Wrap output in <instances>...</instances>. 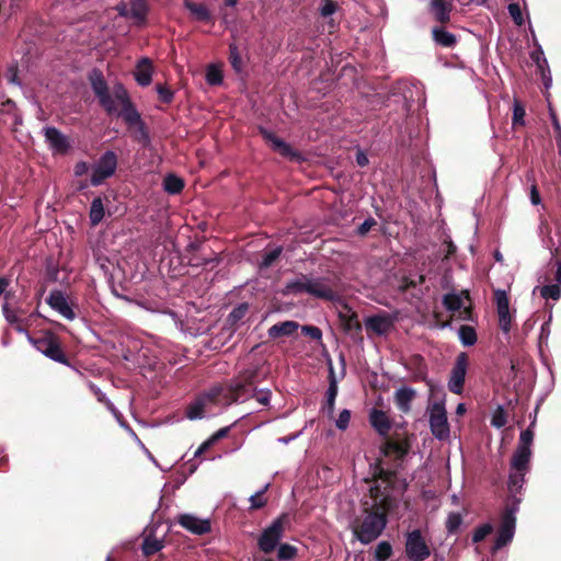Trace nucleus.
<instances>
[{
  "label": "nucleus",
  "mask_w": 561,
  "mask_h": 561,
  "mask_svg": "<svg viewBox=\"0 0 561 561\" xmlns=\"http://www.w3.org/2000/svg\"><path fill=\"white\" fill-rule=\"evenodd\" d=\"M396 506V499L389 495L387 490H381L379 484L369 488L368 495L362 500L363 517L354 520V536L363 545L376 540L388 524V514Z\"/></svg>",
  "instance_id": "1"
},
{
  "label": "nucleus",
  "mask_w": 561,
  "mask_h": 561,
  "mask_svg": "<svg viewBox=\"0 0 561 561\" xmlns=\"http://www.w3.org/2000/svg\"><path fill=\"white\" fill-rule=\"evenodd\" d=\"M248 388H208L198 393L185 409V416L202 420L217 415L222 409L238 402L242 391Z\"/></svg>",
  "instance_id": "2"
},
{
  "label": "nucleus",
  "mask_w": 561,
  "mask_h": 561,
  "mask_svg": "<svg viewBox=\"0 0 561 561\" xmlns=\"http://www.w3.org/2000/svg\"><path fill=\"white\" fill-rule=\"evenodd\" d=\"M114 95L121 105V110L116 113L117 116L122 117L124 123L127 125L128 130L131 133L133 139L144 147H147L151 142L148 127L140 113L131 102L128 91L122 83L114 85Z\"/></svg>",
  "instance_id": "3"
},
{
  "label": "nucleus",
  "mask_w": 561,
  "mask_h": 561,
  "mask_svg": "<svg viewBox=\"0 0 561 561\" xmlns=\"http://www.w3.org/2000/svg\"><path fill=\"white\" fill-rule=\"evenodd\" d=\"M437 388H431V400L427 407L431 432L439 440H445L450 435L445 399L436 398Z\"/></svg>",
  "instance_id": "4"
},
{
  "label": "nucleus",
  "mask_w": 561,
  "mask_h": 561,
  "mask_svg": "<svg viewBox=\"0 0 561 561\" xmlns=\"http://www.w3.org/2000/svg\"><path fill=\"white\" fill-rule=\"evenodd\" d=\"M522 500L515 499L513 503H506L501 515V523L497 529L493 551L500 550L513 540L516 527V512Z\"/></svg>",
  "instance_id": "5"
},
{
  "label": "nucleus",
  "mask_w": 561,
  "mask_h": 561,
  "mask_svg": "<svg viewBox=\"0 0 561 561\" xmlns=\"http://www.w3.org/2000/svg\"><path fill=\"white\" fill-rule=\"evenodd\" d=\"M31 342L33 343L34 347L43 353L46 357L57 363L68 365V357L61 347L58 335L54 332H42L38 336L32 337Z\"/></svg>",
  "instance_id": "6"
},
{
  "label": "nucleus",
  "mask_w": 561,
  "mask_h": 561,
  "mask_svg": "<svg viewBox=\"0 0 561 561\" xmlns=\"http://www.w3.org/2000/svg\"><path fill=\"white\" fill-rule=\"evenodd\" d=\"M290 516L287 513L280 514L273 523L265 528L257 540V546L261 551L268 554L275 550L279 543L285 527L289 525Z\"/></svg>",
  "instance_id": "7"
},
{
  "label": "nucleus",
  "mask_w": 561,
  "mask_h": 561,
  "mask_svg": "<svg viewBox=\"0 0 561 561\" xmlns=\"http://www.w3.org/2000/svg\"><path fill=\"white\" fill-rule=\"evenodd\" d=\"M90 82L93 90V93L99 100L100 105L106 112L107 115H114L118 112L116 103L117 100L115 95L110 93L108 85L99 70H93L92 76H90Z\"/></svg>",
  "instance_id": "8"
},
{
  "label": "nucleus",
  "mask_w": 561,
  "mask_h": 561,
  "mask_svg": "<svg viewBox=\"0 0 561 561\" xmlns=\"http://www.w3.org/2000/svg\"><path fill=\"white\" fill-rule=\"evenodd\" d=\"M117 156L114 151H105L99 159L98 163L93 167L91 174V185L99 186L115 174L117 169Z\"/></svg>",
  "instance_id": "9"
},
{
  "label": "nucleus",
  "mask_w": 561,
  "mask_h": 561,
  "mask_svg": "<svg viewBox=\"0 0 561 561\" xmlns=\"http://www.w3.org/2000/svg\"><path fill=\"white\" fill-rule=\"evenodd\" d=\"M405 554L411 561H424L431 556V549L421 530L414 529L407 534Z\"/></svg>",
  "instance_id": "10"
},
{
  "label": "nucleus",
  "mask_w": 561,
  "mask_h": 561,
  "mask_svg": "<svg viewBox=\"0 0 561 561\" xmlns=\"http://www.w3.org/2000/svg\"><path fill=\"white\" fill-rule=\"evenodd\" d=\"M339 278L333 276H324L319 278L309 277V286L316 293H310L311 296L323 299L327 301H334L337 297Z\"/></svg>",
  "instance_id": "11"
},
{
  "label": "nucleus",
  "mask_w": 561,
  "mask_h": 561,
  "mask_svg": "<svg viewBox=\"0 0 561 561\" xmlns=\"http://www.w3.org/2000/svg\"><path fill=\"white\" fill-rule=\"evenodd\" d=\"M259 133L262 138L271 145L272 149L282 157L297 162L302 160V156L299 151L295 150L289 144L277 137L274 133L264 127H259Z\"/></svg>",
  "instance_id": "12"
},
{
  "label": "nucleus",
  "mask_w": 561,
  "mask_h": 561,
  "mask_svg": "<svg viewBox=\"0 0 561 561\" xmlns=\"http://www.w3.org/2000/svg\"><path fill=\"white\" fill-rule=\"evenodd\" d=\"M394 318L388 313H380L367 317L365 319V328L368 335H385L393 328Z\"/></svg>",
  "instance_id": "13"
},
{
  "label": "nucleus",
  "mask_w": 561,
  "mask_h": 561,
  "mask_svg": "<svg viewBox=\"0 0 561 561\" xmlns=\"http://www.w3.org/2000/svg\"><path fill=\"white\" fill-rule=\"evenodd\" d=\"M494 300L499 316V327L504 333H508L511 331L513 320L510 312L508 297L504 290L497 289L494 291Z\"/></svg>",
  "instance_id": "14"
},
{
  "label": "nucleus",
  "mask_w": 561,
  "mask_h": 561,
  "mask_svg": "<svg viewBox=\"0 0 561 561\" xmlns=\"http://www.w3.org/2000/svg\"><path fill=\"white\" fill-rule=\"evenodd\" d=\"M427 9L436 25H447L450 23L453 3L449 0H432Z\"/></svg>",
  "instance_id": "15"
},
{
  "label": "nucleus",
  "mask_w": 561,
  "mask_h": 561,
  "mask_svg": "<svg viewBox=\"0 0 561 561\" xmlns=\"http://www.w3.org/2000/svg\"><path fill=\"white\" fill-rule=\"evenodd\" d=\"M178 523L194 535H206L211 531L209 519H201L191 514H181L178 516Z\"/></svg>",
  "instance_id": "16"
},
{
  "label": "nucleus",
  "mask_w": 561,
  "mask_h": 561,
  "mask_svg": "<svg viewBox=\"0 0 561 561\" xmlns=\"http://www.w3.org/2000/svg\"><path fill=\"white\" fill-rule=\"evenodd\" d=\"M46 302L67 320L72 321L76 319V313L61 290H51Z\"/></svg>",
  "instance_id": "17"
},
{
  "label": "nucleus",
  "mask_w": 561,
  "mask_h": 561,
  "mask_svg": "<svg viewBox=\"0 0 561 561\" xmlns=\"http://www.w3.org/2000/svg\"><path fill=\"white\" fill-rule=\"evenodd\" d=\"M44 136L46 142L55 152L65 154L70 149V142L68 138L56 127H45Z\"/></svg>",
  "instance_id": "18"
},
{
  "label": "nucleus",
  "mask_w": 561,
  "mask_h": 561,
  "mask_svg": "<svg viewBox=\"0 0 561 561\" xmlns=\"http://www.w3.org/2000/svg\"><path fill=\"white\" fill-rule=\"evenodd\" d=\"M410 449L411 444L408 439H387L381 447V453L387 457L393 456L397 461H402Z\"/></svg>",
  "instance_id": "19"
},
{
  "label": "nucleus",
  "mask_w": 561,
  "mask_h": 561,
  "mask_svg": "<svg viewBox=\"0 0 561 561\" xmlns=\"http://www.w3.org/2000/svg\"><path fill=\"white\" fill-rule=\"evenodd\" d=\"M431 34L433 42L439 47L454 48L458 43L457 36L447 31L446 25L433 26Z\"/></svg>",
  "instance_id": "20"
},
{
  "label": "nucleus",
  "mask_w": 561,
  "mask_h": 561,
  "mask_svg": "<svg viewBox=\"0 0 561 561\" xmlns=\"http://www.w3.org/2000/svg\"><path fill=\"white\" fill-rule=\"evenodd\" d=\"M149 11L148 0H129V19L134 20L136 25L142 26L146 24Z\"/></svg>",
  "instance_id": "21"
},
{
  "label": "nucleus",
  "mask_w": 561,
  "mask_h": 561,
  "mask_svg": "<svg viewBox=\"0 0 561 561\" xmlns=\"http://www.w3.org/2000/svg\"><path fill=\"white\" fill-rule=\"evenodd\" d=\"M468 355L466 353H460L456 363L451 369L450 380L448 386H463L466 371L468 367Z\"/></svg>",
  "instance_id": "22"
},
{
  "label": "nucleus",
  "mask_w": 561,
  "mask_h": 561,
  "mask_svg": "<svg viewBox=\"0 0 561 561\" xmlns=\"http://www.w3.org/2000/svg\"><path fill=\"white\" fill-rule=\"evenodd\" d=\"M350 313L340 314L344 331L350 334L354 340L363 341L362 336V323L358 320L356 312L348 310Z\"/></svg>",
  "instance_id": "23"
},
{
  "label": "nucleus",
  "mask_w": 561,
  "mask_h": 561,
  "mask_svg": "<svg viewBox=\"0 0 561 561\" xmlns=\"http://www.w3.org/2000/svg\"><path fill=\"white\" fill-rule=\"evenodd\" d=\"M184 8L197 22H213V15L205 3H197L192 0H183Z\"/></svg>",
  "instance_id": "24"
},
{
  "label": "nucleus",
  "mask_w": 561,
  "mask_h": 561,
  "mask_svg": "<svg viewBox=\"0 0 561 561\" xmlns=\"http://www.w3.org/2000/svg\"><path fill=\"white\" fill-rule=\"evenodd\" d=\"M149 348L140 347L137 352H133L131 350H127L123 354V358L134 365L135 367H152L156 363L154 360H150L148 358Z\"/></svg>",
  "instance_id": "25"
},
{
  "label": "nucleus",
  "mask_w": 561,
  "mask_h": 561,
  "mask_svg": "<svg viewBox=\"0 0 561 561\" xmlns=\"http://www.w3.org/2000/svg\"><path fill=\"white\" fill-rule=\"evenodd\" d=\"M135 80L141 87H147L151 83L152 80V64L149 58H141L135 70Z\"/></svg>",
  "instance_id": "26"
},
{
  "label": "nucleus",
  "mask_w": 561,
  "mask_h": 561,
  "mask_svg": "<svg viewBox=\"0 0 561 561\" xmlns=\"http://www.w3.org/2000/svg\"><path fill=\"white\" fill-rule=\"evenodd\" d=\"M298 328H299L298 322L293 321V320H287V321L278 322V323H275L274 325H272L268 329L267 334H268L270 339L275 340L278 337L290 336V335L295 334L297 332Z\"/></svg>",
  "instance_id": "27"
},
{
  "label": "nucleus",
  "mask_w": 561,
  "mask_h": 561,
  "mask_svg": "<svg viewBox=\"0 0 561 561\" xmlns=\"http://www.w3.org/2000/svg\"><path fill=\"white\" fill-rule=\"evenodd\" d=\"M369 421L371 426L382 436L388 435L391 430V422L387 414L381 410L373 409Z\"/></svg>",
  "instance_id": "28"
},
{
  "label": "nucleus",
  "mask_w": 561,
  "mask_h": 561,
  "mask_svg": "<svg viewBox=\"0 0 561 561\" xmlns=\"http://www.w3.org/2000/svg\"><path fill=\"white\" fill-rule=\"evenodd\" d=\"M463 299L470 301V294L467 289L461 290L460 294L449 293L444 295L443 305L448 311L457 312L463 307Z\"/></svg>",
  "instance_id": "29"
},
{
  "label": "nucleus",
  "mask_w": 561,
  "mask_h": 561,
  "mask_svg": "<svg viewBox=\"0 0 561 561\" xmlns=\"http://www.w3.org/2000/svg\"><path fill=\"white\" fill-rule=\"evenodd\" d=\"M164 548V540L158 539L153 535V530L149 534H145L144 540L141 543V552L145 557H151L157 552L161 551Z\"/></svg>",
  "instance_id": "30"
},
{
  "label": "nucleus",
  "mask_w": 561,
  "mask_h": 561,
  "mask_svg": "<svg viewBox=\"0 0 561 561\" xmlns=\"http://www.w3.org/2000/svg\"><path fill=\"white\" fill-rule=\"evenodd\" d=\"M531 450H527L526 448H516L513 454L511 466L515 471L527 472L529 469Z\"/></svg>",
  "instance_id": "31"
},
{
  "label": "nucleus",
  "mask_w": 561,
  "mask_h": 561,
  "mask_svg": "<svg viewBox=\"0 0 561 561\" xmlns=\"http://www.w3.org/2000/svg\"><path fill=\"white\" fill-rule=\"evenodd\" d=\"M375 480H381L387 485L381 488V490H387L389 495H391V489L393 488L397 480V471L389 470L382 468L380 465H377L374 472Z\"/></svg>",
  "instance_id": "32"
},
{
  "label": "nucleus",
  "mask_w": 561,
  "mask_h": 561,
  "mask_svg": "<svg viewBox=\"0 0 561 561\" xmlns=\"http://www.w3.org/2000/svg\"><path fill=\"white\" fill-rule=\"evenodd\" d=\"M285 289L286 293L295 295L302 293H307L310 295V293H316L309 286V276L305 274H300L299 278L288 282L286 284Z\"/></svg>",
  "instance_id": "33"
},
{
  "label": "nucleus",
  "mask_w": 561,
  "mask_h": 561,
  "mask_svg": "<svg viewBox=\"0 0 561 561\" xmlns=\"http://www.w3.org/2000/svg\"><path fill=\"white\" fill-rule=\"evenodd\" d=\"M525 473L523 471H515L510 474L508 479V490L511 492V497L507 503H513L514 497H516V493L520 492L523 484L525 482Z\"/></svg>",
  "instance_id": "34"
},
{
  "label": "nucleus",
  "mask_w": 561,
  "mask_h": 561,
  "mask_svg": "<svg viewBox=\"0 0 561 561\" xmlns=\"http://www.w3.org/2000/svg\"><path fill=\"white\" fill-rule=\"evenodd\" d=\"M105 209L100 196L95 197L90 206L89 218L92 226H98L104 218Z\"/></svg>",
  "instance_id": "35"
},
{
  "label": "nucleus",
  "mask_w": 561,
  "mask_h": 561,
  "mask_svg": "<svg viewBox=\"0 0 561 561\" xmlns=\"http://www.w3.org/2000/svg\"><path fill=\"white\" fill-rule=\"evenodd\" d=\"M163 188L169 194H179L184 188V181L178 175L170 173L163 179Z\"/></svg>",
  "instance_id": "36"
},
{
  "label": "nucleus",
  "mask_w": 561,
  "mask_h": 561,
  "mask_svg": "<svg viewBox=\"0 0 561 561\" xmlns=\"http://www.w3.org/2000/svg\"><path fill=\"white\" fill-rule=\"evenodd\" d=\"M249 311V304L242 302L234 307L227 318V322L230 327H237Z\"/></svg>",
  "instance_id": "37"
},
{
  "label": "nucleus",
  "mask_w": 561,
  "mask_h": 561,
  "mask_svg": "<svg viewBox=\"0 0 561 561\" xmlns=\"http://www.w3.org/2000/svg\"><path fill=\"white\" fill-rule=\"evenodd\" d=\"M458 334L463 346H472L477 343V332L471 325H461Z\"/></svg>",
  "instance_id": "38"
},
{
  "label": "nucleus",
  "mask_w": 561,
  "mask_h": 561,
  "mask_svg": "<svg viewBox=\"0 0 561 561\" xmlns=\"http://www.w3.org/2000/svg\"><path fill=\"white\" fill-rule=\"evenodd\" d=\"M415 391L413 388H399L396 393V399L399 408L402 411H407L409 409V403L414 398Z\"/></svg>",
  "instance_id": "39"
},
{
  "label": "nucleus",
  "mask_w": 561,
  "mask_h": 561,
  "mask_svg": "<svg viewBox=\"0 0 561 561\" xmlns=\"http://www.w3.org/2000/svg\"><path fill=\"white\" fill-rule=\"evenodd\" d=\"M229 62L237 73L243 71V61L236 43L229 44Z\"/></svg>",
  "instance_id": "40"
},
{
  "label": "nucleus",
  "mask_w": 561,
  "mask_h": 561,
  "mask_svg": "<svg viewBox=\"0 0 561 561\" xmlns=\"http://www.w3.org/2000/svg\"><path fill=\"white\" fill-rule=\"evenodd\" d=\"M462 515L458 512H450L447 516L445 527L448 534L456 535L462 524Z\"/></svg>",
  "instance_id": "41"
},
{
  "label": "nucleus",
  "mask_w": 561,
  "mask_h": 561,
  "mask_svg": "<svg viewBox=\"0 0 561 561\" xmlns=\"http://www.w3.org/2000/svg\"><path fill=\"white\" fill-rule=\"evenodd\" d=\"M392 546L389 541H381L376 546L374 558L376 561H387L392 556Z\"/></svg>",
  "instance_id": "42"
},
{
  "label": "nucleus",
  "mask_w": 561,
  "mask_h": 561,
  "mask_svg": "<svg viewBox=\"0 0 561 561\" xmlns=\"http://www.w3.org/2000/svg\"><path fill=\"white\" fill-rule=\"evenodd\" d=\"M268 489V484H266L262 490L257 491L255 494L250 496V510L255 511L264 507L267 503V499L264 496L265 492Z\"/></svg>",
  "instance_id": "43"
},
{
  "label": "nucleus",
  "mask_w": 561,
  "mask_h": 561,
  "mask_svg": "<svg viewBox=\"0 0 561 561\" xmlns=\"http://www.w3.org/2000/svg\"><path fill=\"white\" fill-rule=\"evenodd\" d=\"M540 295L545 299L558 300L561 297V285L559 283L545 285L540 288Z\"/></svg>",
  "instance_id": "44"
},
{
  "label": "nucleus",
  "mask_w": 561,
  "mask_h": 561,
  "mask_svg": "<svg viewBox=\"0 0 561 561\" xmlns=\"http://www.w3.org/2000/svg\"><path fill=\"white\" fill-rule=\"evenodd\" d=\"M525 115H526V112H525L524 105L519 101L515 100L514 105H513V117H512L513 126L514 127L524 126L525 125V121H524Z\"/></svg>",
  "instance_id": "45"
},
{
  "label": "nucleus",
  "mask_w": 561,
  "mask_h": 561,
  "mask_svg": "<svg viewBox=\"0 0 561 561\" xmlns=\"http://www.w3.org/2000/svg\"><path fill=\"white\" fill-rule=\"evenodd\" d=\"M224 75L219 68L211 65L206 71V81L209 85H219L222 83Z\"/></svg>",
  "instance_id": "46"
},
{
  "label": "nucleus",
  "mask_w": 561,
  "mask_h": 561,
  "mask_svg": "<svg viewBox=\"0 0 561 561\" xmlns=\"http://www.w3.org/2000/svg\"><path fill=\"white\" fill-rule=\"evenodd\" d=\"M282 252H283L282 247H276L272 251L265 252L262 255V261L260 263V267L267 268L271 265H273V263L280 256Z\"/></svg>",
  "instance_id": "47"
},
{
  "label": "nucleus",
  "mask_w": 561,
  "mask_h": 561,
  "mask_svg": "<svg viewBox=\"0 0 561 561\" xmlns=\"http://www.w3.org/2000/svg\"><path fill=\"white\" fill-rule=\"evenodd\" d=\"M297 556V548L289 543H282L278 547L277 558L280 561L293 560Z\"/></svg>",
  "instance_id": "48"
},
{
  "label": "nucleus",
  "mask_w": 561,
  "mask_h": 561,
  "mask_svg": "<svg viewBox=\"0 0 561 561\" xmlns=\"http://www.w3.org/2000/svg\"><path fill=\"white\" fill-rule=\"evenodd\" d=\"M492 533H493V526L490 523H485V524L479 526L474 530V533L472 535V542L478 543Z\"/></svg>",
  "instance_id": "49"
},
{
  "label": "nucleus",
  "mask_w": 561,
  "mask_h": 561,
  "mask_svg": "<svg viewBox=\"0 0 561 561\" xmlns=\"http://www.w3.org/2000/svg\"><path fill=\"white\" fill-rule=\"evenodd\" d=\"M425 282V275L421 274L416 279L411 278L409 276H403L400 283V289L402 291H408L411 288H415L417 285H421Z\"/></svg>",
  "instance_id": "50"
},
{
  "label": "nucleus",
  "mask_w": 561,
  "mask_h": 561,
  "mask_svg": "<svg viewBox=\"0 0 561 561\" xmlns=\"http://www.w3.org/2000/svg\"><path fill=\"white\" fill-rule=\"evenodd\" d=\"M159 100L164 104H171L174 99V92L163 84H157L156 87Z\"/></svg>",
  "instance_id": "51"
},
{
  "label": "nucleus",
  "mask_w": 561,
  "mask_h": 561,
  "mask_svg": "<svg viewBox=\"0 0 561 561\" xmlns=\"http://www.w3.org/2000/svg\"><path fill=\"white\" fill-rule=\"evenodd\" d=\"M218 263L216 257H202L198 254H193L188 257V264L194 267H206L210 263Z\"/></svg>",
  "instance_id": "52"
},
{
  "label": "nucleus",
  "mask_w": 561,
  "mask_h": 561,
  "mask_svg": "<svg viewBox=\"0 0 561 561\" xmlns=\"http://www.w3.org/2000/svg\"><path fill=\"white\" fill-rule=\"evenodd\" d=\"M506 423V413L502 407H499L492 415L491 424L496 428H501L504 427Z\"/></svg>",
  "instance_id": "53"
},
{
  "label": "nucleus",
  "mask_w": 561,
  "mask_h": 561,
  "mask_svg": "<svg viewBox=\"0 0 561 561\" xmlns=\"http://www.w3.org/2000/svg\"><path fill=\"white\" fill-rule=\"evenodd\" d=\"M534 440V432L530 428H526L520 433L518 448H526L530 450V445Z\"/></svg>",
  "instance_id": "54"
},
{
  "label": "nucleus",
  "mask_w": 561,
  "mask_h": 561,
  "mask_svg": "<svg viewBox=\"0 0 561 561\" xmlns=\"http://www.w3.org/2000/svg\"><path fill=\"white\" fill-rule=\"evenodd\" d=\"M508 13L516 25L520 26L524 24L522 10H520V7L518 3H510L508 4Z\"/></svg>",
  "instance_id": "55"
},
{
  "label": "nucleus",
  "mask_w": 561,
  "mask_h": 561,
  "mask_svg": "<svg viewBox=\"0 0 561 561\" xmlns=\"http://www.w3.org/2000/svg\"><path fill=\"white\" fill-rule=\"evenodd\" d=\"M457 312H458V319H460V320L471 321V322L477 321V317L474 316L473 307L471 304L469 306L463 305V307L460 309V311H457Z\"/></svg>",
  "instance_id": "56"
},
{
  "label": "nucleus",
  "mask_w": 561,
  "mask_h": 561,
  "mask_svg": "<svg viewBox=\"0 0 561 561\" xmlns=\"http://www.w3.org/2000/svg\"><path fill=\"white\" fill-rule=\"evenodd\" d=\"M301 332L304 335H306L314 341H319L322 337V331L318 327H314V325H304L301 328Z\"/></svg>",
  "instance_id": "57"
},
{
  "label": "nucleus",
  "mask_w": 561,
  "mask_h": 561,
  "mask_svg": "<svg viewBox=\"0 0 561 561\" xmlns=\"http://www.w3.org/2000/svg\"><path fill=\"white\" fill-rule=\"evenodd\" d=\"M337 389L339 388H328L327 402L323 408L328 410L329 414H332L334 411V402H335V398L337 396Z\"/></svg>",
  "instance_id": "58"
},
{
  "label": "nucleus",
  "mask_w": 561,
  "mask_h": 561,
  "mask_svg": "<svg viewBox=\"0 0 561 561\" xmlns=\"http://www.w3.org/2000/svg\"><path fill=\"white\" fill-rule=\"evenodd\" d=\"M350 421H351V412L346 409H344L343 411H341L340 415H339V419L336 420V427L339 430H346L348 424H350Z\"/></svg>",
  "instance_id": "59"
},
{
  "label": "nucleus",
  "mask_w": 561,
  "mask_h": 561,
  "mask_svg": "<svg viewBox=\"0 0 561 561\" xmlns=\"http://www.w3.org/2000/svg\"><path fill=\"white\" fill-rule=\"evenodd\" d=\"M336 11V3L332 0H325L320 9V14L324 18L332 15Z\"/></svg>",
  "instance_id": "60"
},
{
  "label": "nucleus",
  "mask_w": 561,
  "mask_h": 561,
  "mask_svg": "<svg viewBox=\"0 0 561 561\" xmlns=\"http://www.w3.org/2000/svg\"><path fill=\"white\" fill-rule=\"evenodd\" d=\"M376 225H377V221L373 217H369L357 228V232L360 236H365Z\"/></svg>",
  "instance_id": "61"
},
{
  "label": "nucleus",
  "mask_w": 561,
  "mask_h": 561,
  "mask_svg": "<svg viewBox=\"0 0 561 561\" xmlns=\"http://www.w3.org/2000/svg\"><path fill=\"white\" fill-rule=\"evenodd\" d=\"M18 72H19V69H18L16 65H11L8 68L7 79L10 83L19 84V85L21 84V82L19 81Z\"/></svg>",
  "instance_id": "62"
},
{
  "label": "nucleus",
  "mask_w": 561,
  "mask_h": 561,
  "mask_svg": "<svg viewBox=\"0 0 561 561\" xmlns=\"http://www.w3.org/2000/svg\"><path fill=\"white\" fill-rule=\"evenodd\" d=\"M260 369H248L244 371V380L249 383V386H253L256 382H261V379L256 377Z\"/></svg>",
  "instance_id": "63"
},
{
  "label": "nucleus",
  "mask_w": 561,
  "mask_h": 561,
  "mask_svg": "<svg viewBox=\"0 0 561 561\" xmlns=\"http://www.w3.org/2000/svg\"><path fill=\"white\" fill-rule=\"evenodd\" d=\"M229 431V426L221 427L209 437V440L215 445L218 440L225 438L228 435Z\"/></svg>",
  "instance_id": "64"
}]
</instances>
